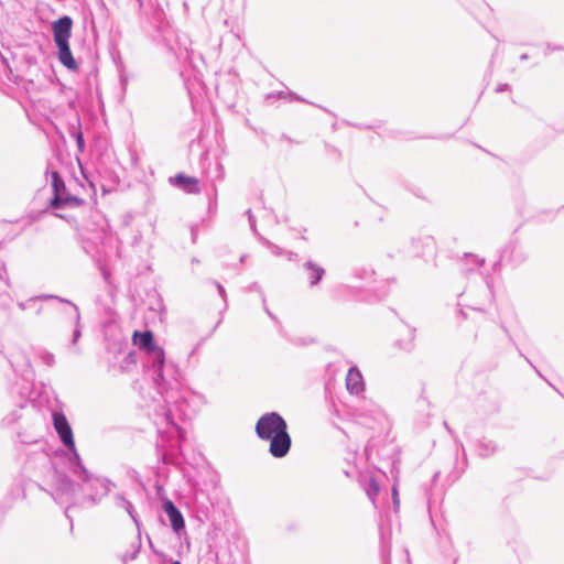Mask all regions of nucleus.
Listing matches in <instances>:
<instances>
[{"instance_id":"obj_1","label":"nucleus","mask_w":564,"mask_h":564,"mask_svg":"<svg viewBox=\"0 0 564 564\" xmlns=\"http://www.w3.org/2000/svg\"><path fill=\"white\" fill-rule=\"evenodd\" d=\"M256 433L261 440L270 441L269 452L273 457L286 456L292 441L282 416L274 412L262 415L256 424Z\"/></svg>"},{"instance_id":"obj_2","label":"nucleus","mask_w":564,"mask_h":564,"mask_svg":"<svg viewBox=\"0 0 564 564\" xmlns=\"http://www.w3.org/2000/svg\"><path fill=\"white\" fill-rule=\"evenodd\" d=\"M73 20L65 15L52 23L54 42L58 48V59L68 69L75 70L77 63L73 57L69 47V39L72 35Z\"/></svg>"},{"instance_id":"obj_3","label":"nucleus","mask_w":564,"mask_h":564,"mask_svg":"<svg viewBox=\"0 0 564 564\" xmlns=\"http://www.w3.org/2000/svg\"><path fill=\"white\" fill-rule=\"evenodd\" d=\"M53 423L64 445L67 446L69 449H74L75 443L73 438V432L66 416L62 413H54Z\"/></svg>"},{"instance_id":"obj_4","label":"nucleus","mask_w":564,"mask_h":564,"mask_svg":"<svg viewBox=\"0 0 564 564\" xmlns=\"http://www.w3.org/2000/svg\"><path fill=\"white\" fill-rule=\"evenodd\" d=\"M346 387L352 394H360L365 390V381L358 369H349L346 377Z\"/></svg>"},{"instance_id":"obj_5","label":"nucleus","mask_w":564,"mask_h":564,"mask_svg":"<svg viewBox=\"0 0 564 564\" xmlns=\"http://www.w3.org/2000/svg\"><path fill=\"white\" fill-rule=\"evenodd\" d=\"M132 343L138 346L140 350L150 352L152 348L155 346L153 333L150 330L147 332H138L135 330L132 334Z\"/></svg>"},{"instance_id":"obj_6","label":"nucleus","mask_w":564,"mask_h":564,"mask_svg":"<svg viewBox=\"0 0 564 564\" xmlns=\"http://www.w3.org/2000/svg\"><path fill=\"white\" fill-rule=\"evenodd\" d=\"M142 545V531H134L131 540H130V549L131 551H126L121 554V561L123 564H127L129 561H133L137 558Z\"/></svg>"},{"instance_id":"obj_7","label":"nucleus","mask_w":564,"mask_h":564,"mask_svg":"<svg viewBox=\"0 0 564 564\" xmlns=\"http://www.w3.org/2000/svg\"><path fill=\"white\" fill-rule=\"evenodd\" d=\"M380 558L382 564H391L390 553L392 544L391 531H380L379 538Z\"/></svg>"},{"instance_id":"obj_8","label":"nucleus","mask_w":564,"mask_h":564,"mask_svg":"<svg viewBox=\"0 0 564 564\" xmlns=\"http://www.w3.org/2000/svg\"><path fill=\"white\" fill-rule=\"evenodd\" d=\"M163 509L170 519L172 529H183L184 528L183 517L171 500L164 501Z\"/></svg>"},{"instance_id":"obj_9","label":"nucleus","mask_w":564,"mask_h":564,"mask_svg":"<svg viewBox=\"0 0 564 564\" xmlns=\"http://www.w3.org/2000/svg\"><path fill=\"white\" fill-rule=\"evenodd\" d=\"M84 200L79 197L68 195L66 193L55 194L51 199V206L54 208H58L62 206H72L78 207L83 205Z\"/></svg>"},{"instance_id":"obj_10","label":"nucleus","mask_w":564,"mask_h":564,"mask_svg":"<svg viewBox=\"0 0 564 564\" xmlns=\"http://www.w3.org/2000/svg\"><path fill=\"white\" fill-rule=\"evenodd\" d=\"M172 182L187 193L198 192V181L195 177L178 174L172 180Z\"/></svg>"},{"instance_id":"obj_11","label":"nucleus","mask_w":564,"mask_h":564,"mask_svg":"<svg viewBox=\"0 0 564 564\" xmlns=\"http://www.w3.org/2000/svg\"><path fill=\"white\" fill-rule=\"evenodd\" d=\"M305 270L307 273V279L311 281V284H316L322 279L324 273L323 269L311 263H308L305 267Z\"/></svg>"},{"instance_id":"obj_12","label":"nucleus","mask_w":564,"mask_h":564,"mask_svg":"<svg viewBox=\"0 0 564 564\" xmlns=\"http://www.w3.org/2000/svg\"><path fill=\"white\" fill-rule=\"evenodd\" d=\"M52 177H53L54 195L65 193V184L62 181V178L58 176V174L56 172H54L52 174Z\"/></svg>"},{"instance_id":"obj_13","label":"nucleus","mask_w":564,"mask_h":564,"mask_svg":"<svg viewBox=\"0 0 564 564\" xmlns=\"http://www.w3.org/2000/svg\"><path fill=\"white\" fill-rule=\"evenodd\" d=\"M150 352L153 354V356L156 359V361L159 362L160 367H163V365H164V350L161 347L155 345Z\"/></svg>"},{"instance_id":"obj_14","label":"nucleus","mask_w":564,"mask_h":564,"mask_svg":"<svg viewBox=\"0 0 564 564\" xmlns=\"http://www.w3.org/2000/svg\"><path fill=\"white\" fill-rule=\"evenodd\" d=\"M402 555H403L404 564H411L409 550L406 547L402 549Z\"/></svg>"},{"instance_id":"obj_15","label":"nucleus","mask_w":564,"mask_h":564,"mask_svg":"<svg viewBox=\"0 0 564 564\" xmlns=\"http://www.w3.org/2000/svg\"><path fill=\"white\" fill-rule=\"evenodd\" d=\"M175 532L176 533H186V531H180V530H176ZM178 538H181V534H178Z\"/></svg>"},{"instance_id":"obj_16","label":"nucleus","mask_w":564,"mask_h":564,"mask_svg":"<svg viewBox=\"0 0 564 564\" xmlns=\"http://www.w3.org/2000/svg\"><path fill=\"white\" fill-rule=\"evenodd\" d=\"M148 542H149V545L152 546V541L149 536H148Z\"/></svg>"},{"instance_id":"obj_17","label":"nucleus","mask_w":564,"mask_h":564,"mask_svg":"<svg viewBox=\"0 0 564 564\" xmlns=\"http://www.w3.org/2000/svg\"><path fill=\"white\" fill-rule=\"evenodd\" d=\"M172 564H181L178 561H174Z\"/></svg>"},{"instance_id":"obj_18","label":"nucleus","mask_w":564,"mask_h":564,"mask_svg":"<svg viewBox=\"0 0 564 564\" xmlns=\"http://www.w3.org/2000/svg\"><path fill=\"white\" fill-rule=\"evenodd\" d=\"M456 562H457V558L455 557L452 564H456Z\"/></svg>"}]
</instances>
